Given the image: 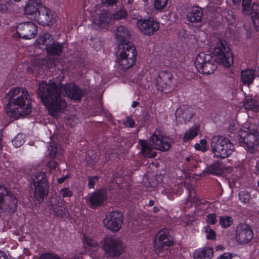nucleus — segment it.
<instances>
[{
    "mask_svg": "<svg viewBox=\"0 0 259 259\" xmlns=\"http://www.w3.org/2000/svg\"><path fill=\"white\" fill-rule=\"evenodd\" d=\"M62 90L71 100L79 101L83 95V92L72 83L62 85L59 88L50 80L48 83L42 81L38 83V97L52 115L54 116L55 113L61 112L66 107V103L61 96Z\"/></svg>",
    "mask_w": 259,
    "mask_h": 259,
    "instance_id": "nucleus-1",
    "label": "nucleus"
},
{
    "mask_svg": "<svg viewBox=\"0 0 259 259\" xmlns=\"http://www.w3.org/2000/svg\"><path fill=\"white\" fill-rule=\"evenodd\" d=\"M8 103L6 112L13 118L27 115L31 111V99L29 92L23 88H13L6 95Z\"/></svg>",
    "mask_w": 259,
    "mask_h": 259,
    "instance_id": "nucleus-2",
    "label": "nucleus"
},
{
    "mask_svg": "<svg viewBox=\"0 0 259 259\" xmlns=\"http://www.w3.org/2000/svg\"><path fill=\"white\" fill-rule=\"evenodd\" d=\"M213 54L216 57L212 61L203 65L201 68H196L201 73L210 74L212 73L217 68V59L218 62L226 67H229L233 63V53L231 51L226 41L219 39L213 51Z\"/></svg>",
    "mask_w": 259,
    "mask_h": 259,
    "instance_id": "nucleus-3",
    "label": "nucleus"
},
{
    "mask_svg": "<svg viewBox=\"0 0 259 259\" xmlns=\"http://www.w3.org/2000/svg\"><path fill=\"white\" fill-rule=\"evenodd\" d=\"M127 13L124 7L120 8L113 14L105 11H100L99 12L92 14V17L93 23L97 27L96 28H105L111 22L112 20H118L125 18Z\"/></svg>",
    "mask_w": 259,
    "mask_h": 259,
    "instance_id": "nucleus-4",
    "label": "nucleus"
},
{
    "mask_svg": "<svg viewBox=\"0 0 259 259\" xmlns=\"http://www.w3.org/2000/svg\"><path fill=\"white\" fill-rule=\"evenodd\" d=\"M117 62L122 70H126L132 67L135 63L137 52L135 47L130 44H124L116 54Z\"/></svg>",
    "mask_w": 259,
    "mask_h": 259,
    "instance_id": "nucleus-5",
    "label": "nucleus"
},
{
    "mask_svg": "<svg viewBox=\"0 0 259 259\" xmlns=\"http://www.w3.org/2000/svg\"><path fill=\"white\" fill-rule=\"evenodd\" d=\"M210 146L214 155L220 158L229 156L234 149L233 145L228 139L219 135L212 137Z\"/></svg>",
    "mask_w": 259,
    "mask_h": 259,
    "instance_id": "nucleus-6",
    "label": "nucleus"
},
{
    "mask_svg": "<svg viewBox=\"0 0 259 259\" xmlns=\"http://www.w3.org/2000/svg\"><path fill=\"white\" fill-rule=\"evenodd\" d=\"M32 182L31 188L34 190V196L38 202L43 201L44 198L48 195L49 185L45 172L37 171L31 177Z\"/></svg>",
    "mask_w": 259,
    "mask_h": 259,
    "instance_id": "nucleus-7",
    "label": "nucleus"
},
{
    "mask_svg": "<svg viewBox=\"0 0 259 259\" xmlns=\"http://www.w3.org/2000/svg\"><path fill=\"white\" fill-rule=\"evenodd\" d=\"M239 142L247 151L254 153L259 145V135L254 130L247 127L241 130L239 132Z\"/></svg>",
    "mask_w": 259,
    "mask_h": 259,
    "instance_id": "nucleus-8",
    "label": "nucleus"
},
{
    "mask_svg": "<svg viewBox=\"0 0 259 259\" xmlns=\"http://www.w3.org/2000/svg\"><path fill=\"white\" fill-rule=\"evenodd\" d=\"M17 199L11 191L0 184V209L14 211L17 207Z\"/></svg>",
    "mask_w": 259,
    "mask_h": 259,
    "instance_id": "nucleus-9",
    "label": "nucleus"
},
{
    "mask_svg": "<svg viewBox=\"0 0 259 259\" xmlns=\"http://www.w3.org/2000/svg\"><path fill=\"white\" fill-rule=\"evenodd\" d=\"M103 249L111 257L119 255L122 251V243L119 239L112 235H106L103 239Z\"/></svg>",
    "mask_w": 259,
    "mask_h": 259,
    "instance_id": "nucleus-10",
    "label": "nucleus"
},
{
    "mask_svg": "<svg viewBox=\"0 0 259 259\" xmlns=\"http://www.w3.org/2000/svg\"><path fill=\"white\" fill-rule=\"evenodd\" d=\"M123 221L122 213L119 211H113L106 214L103 223L107 229L113 232H116L121 228Z\"/></svg>",
    "mask_w": 259,
    "mask_h": 259,
    "instance_id": "nucleus-11",
    "label": "nucleus"
},
{
    "mask_svg": "<svg viewBox=\"0 0 259 259\" xmlns=\"http://www.w3.org/2000/svg\"><path fill=\"white\" fill-rule=\"evenodd\" d=\"M253 236V230L248 225L240 224L237 226L235 231V238L239 244H247L252 240Z\"/></svg>",
    "mask_w": 259,
    "mask_h": 259,
    "instance_id": "nucleus-12",
    "label": "nucleus"
},
{
    "mask_svg": "<svg viewBox=\"0 0 259 259\" xmlns=\"http://www.w3.org/2000/svg\"><path fill=\"white\" fill-rule=\"evenodd\" d=\"M172 75L171 73L166 71H161L156 78L157 89L165 94L170 92L174 87L172 84Z\"/></svg>",
    "mask_w": 259,
    "mask_h": 259,
    "instance_id": "nucleus-13",
    "label": "nucleus"
},
{
    "mask_svg": "<svg viewBox=\"0 0 259 259\" xmlns=\"http://www.w3.org/2000/svg\"><path fill=\"white\" fill-rule=\"evenodd\" d=\"M37 32V28L32 22L20 23L17 27V33L20 38L29 39L34 38Z\"/></svg>",
    "mask_w": 259,
    "mask_h": 259,
    "instance_id": "nucleus-14",
    "label": "nucleus"
},
{
    "mask_svg": "<svg viewBox=\"0 0 259 259\" xmlns=\"http://www.w3.org/2000/svg\"><path fill=\"white\" fill-rule=\"evenodd\" d=\"M137 25L140 31L147 35L153 34L159 28V23L151 18L138 20Z\"/></svg>",
    "mask_w": 259,
    "mask_h": 259,
    "instance_id": "nucleus-15",
    "label": "nucleus"
},
{
    "mask_svg": "<svg viewBox=\"0 0 259 259\" xmlns=\"http://www.w3.org/2000/svg\"><path fill=\"white\" fill-rule=\"evenodd\" d=\"M149 141L153 147L161 151L168 150L171 147V140L166 137L160 135L158 132H155L150 137Z\"/></svg>",
    "mask_w": 259,
    "mask_h": 259,
    "instance_id": "nucleus-16",
    "label": "nucleus"
},
{
    "mask_svg": "<svg viewBox=\"0 0 259 259\" xmlns=\"http://www.w3.org/2000/svg\"><path fill=\"white\" fill-rule=\"evenodd\" d=\"M55 15L49 9L42 6L37 15H34L33 20L42 25H51L54 23Z\"/></svg>",
    "mask_w": 259,
    "mask_h": 259,
    "instance_id": "nucleus-17",
    "label": "nucleus"
},
{
    "mask_svg": "<svg viewBox=\"0 0 259 259\" xmlns=\"http://www.w3.org/2000/svg\"><path fill=\"white\" fill-rule=\"evenodd\" d=\"M49 209L52 210L57 217H62L66 215L68 211L65 206V201L58 197L51 198Z\"/></svg>",
    "mask_w": 259,
    "mask_h": 259,
    "instance_id": "nucleus-18",
    "label": "nucleus"
},
{
    "mask_svg": "<svg viewBox=\"0 0 259 259\" xmlns=\"http://www.w3.org/2000/svg\"><path fill=\"white\" fill-rule=\"evenodd\" d=\"M105 199V191L100 190L89 195L87 198V203L91 208L95 209L101 205Z\"/></svg>",
    "mask_w": 259,
    "mask_h": 259,
    "instance_id": "nucleus-19",
    "label": "nucleus"
},
{
    "mask_svg": "<svg viewBox=\"0 0 259 259\" xmlns=\"http://www.w3.org/2000/svg\"><path fill=\"white\" fill-rule=\"evenodd\" d=\"M158 241L157 244L158 249L159 251L167 249L168 247L172 246L174 241L168 237V232L166 229L160 230L156 235L155 242Z\"/></svg>",
    "mask_w": 259,
    "mask_h": 259,
    "instance_id": "nucleus-20",
    "label": "nucleus"
},
{
    "mask_svg": "<svg viewBox=\"0 0 259 259\" xmlns=\"http://www.w3.org/2000/svg\"><path fill=\"white\" fill-rule=\"evenodd\" d=\"M42 6L39 0H29L24 9V14L30 16L31 19H34V15H37Z\"/></svg>",
    "mask_w": 259,
    "mask_h": 259,
    "instance_id": "nucleus-21",
    "label": "nucleus"
},
{
    "mask_svg": "<svg viewBox=\"0 0 259 259\" xmlns=\"http://www.w3.org/2000/svg\"><path fill=\"white\" fill-rule=\"evenodd\" d=\"M116 39L120 45L119 48H121L124 44H128L131 40V34L127 28L123 26L117 27L115 30Z\"/></svg>",
    "mask_w": 259,
    "mask_h": 259,
    "instance_id": "nucleus-22",
    "label": "nucleus"
},
{
    "mask_svg": "<svg viewBox=\"0 0 259 259\" xmlns=\"http://www.w3.org/2000/svg\"><path fill=\"white\" fill-rule=\"evenodd\" d=\"M213 255V248L206 246L196 250L194 253V257L195 259H211Z\"/></svg>",
    "mask_w": 259,
    "mask_h": 259,
    "instance_id": "nucleus-23",
    "label": "nucleus"
},
{
    "mask_svg": "<svg viewBox=\"0 0 259 259\" xmlns=\"http://www.w3.org/2000/svg\"><path fill=\"white\" fill-rule=\"evenodd\" d=\"M139 144L141 147V153L145 157L148 158H154L157 153L153 151V148L147 141L140 140Z\"/></svg>",
    "mask_w": 259,
    "mask_h": 259,
    "instance_id": "nucleus-24",
    "label": "nucleus"
},
{
    "mask_svg": "<svg viewBox=\"0 0 259 259\" xmlns=\"http://www.w3.org/2000/svg\"><path fill=\"white\" fill-rule=\"evenodd\" d=\"M203 13L199 7H193L187 15V19L190 22L198 23L201 21Z\"/></svg>",
    "mask_w": 259,
    "mask_h": 259,
    "instance_id": "nucleus-25",
    "label": "nucleus"
},
{
    "mask_svg": "<svg viewBox=\"0 0 259 259\" xmlns=\"http://www.w3.org/2000/svg\"><path fill=\"white\" fill-rule=\"evenodd\" d=\"M64 44L56 42L54 40L46 49L47 52L49 55L59 56L63 52Z\"/></svg>",
    "mask_w": 259,
    "mask_h": 259,
    "instance_id": "nucleus-26",
    "label": "nucleus"
},
{
    "mask_svg": "<svg viewBox=\"0 0 259 259\" xmlns=\"http://www.w3.org/2000/svg\"><path fill=\"white\" fill-rule=\"evenodd\" d=\"M215 58L210 54H205L204 53H200L197 55L195 61V65L196 68H201V65L207 63L212 61Z\"/></svg>",
    "mask_w": 259,
    "mask_h": 259,
    "instance_id": "nucleus-27",
    "label": "nucleus"
},
{
    "mask_svg": "<svg viewBox=\"0 0 259 259\" xmlns=\"http://www.w3.org/2000/svg\"><path fill=\"white\" fill-rule=\"evenodd\" d=\"M255 77V71L253 69H245L241 71V80L244 84L249 85Z\"/></svg>",
    "mask_w": 259,
    "mask_h": 259,
    "instance_id": "nucleus-28",
    "label": "nucleus"
},
{
    "mask_svg": "<svg viewBox=\"0 0 259 259\" xmlns=\"http://www.w3.org/2000/svg\"><path fill=\"white\" fill-rule=\"evenodd\" d=\"M53 40L54 39L52 35L49 33H44L42 35L39 36L37 39L39 48L40 49H44L43 47H41V46L42 45L45 47V49L50 45L51 43L53 42Z\"/></svg>",
    "mask_w": 259,
    "mask_h": 259,
    "instance_id": "nucleus-29",
    "label": "nucleus"
},
{
    "mask_svg": "<svg viewBox=\"0 0 259 259\" xmlns=\"http://www.w3.org/2000/svg\"><path fill=\"white\" fill-rule=\"evenodd\" d=\"M206 171L210 174H213L215 175H221L223 172L221 162L220 161H216L209 165L206 168Z\"/></svg>",
    "mask_w": 259,
    "mask_h": 259,
    "instance_id": "nucleus-30",
    "label": "nucleus"
},
{
    "mask_svg": "<svg viewBox=\"0 0 259 259\" xmlns=\"http://www.w3.org/2000/svg\"><path fill=\"white\" fill-rule=\"evenodd\" d=\"M243 105L246 110H250L253 111H258L259 108L257 102L249 96L246 97Z\"/></svg>",
    "mask_w": 259,
    "mask_h": 259,
    "instance_id": "nucleus-31",
    "label": "nucleus"
},
{
    "mask_svg": "<svg viewBox=\"0 0 259 259\" xmlns=\"http://www.w3.org/2000/svg\"><path fill=\"white\" fill-rule=\"evenodd\" d=\"M199 128L196 126H193L187 131L183 137L184 142H188L194 138L198 134Z\"/></svg>",
    "mask_w": 259,
    "mask_h": 259,
    "instance_id": "nucleus-32",
    "label": "nucleus"
},
{
    "mask_svg": "<svg viewBox=\"0 0 259 259\" xmlns=\"http://www.w3.org/2000/svg\"><path fill=\"white\" fill-rule=\"evenodd\" d=\"M49 154L50 157H54L57 154L62 152V150L59 147L57 143H51L48 148Z\"/></svg>",
    "mask_w": 259,
    "mask_h": 259,
    "instance_id": "nucleus-33",
    "label": "nucleus"
},
{
    "mask_svg": "<svg viewBox=\"0 0 259 259\" xmlns=\"http://www.w3.org/2000/svg\"><path fill=\"white\" fill-rule=\"evenodd\" d=\"M253 21H257L259 23V5L255 3H253L251 8V11L249 9V12Z\"/></svg>",
    "mask_w": 259,
    "mask_h": 259,
    "instance_id": "nucleus-34",
    "label": "nucleus"
},
{
    "mask_svg": "<svg viewBox=\"0 0 259 259\" xmlns=\"http://www.w3.org/2000/svg\"><path fill=\"white\" fill-rule=\"evenodd\" d=\"M233 220L231 217L224 215L220 217L219 223L221 227L224 228H227L231 226Z\"/></svg>",
    "mask_w": 259,
    "mask_h": 259,
    "instance_id": "nucleus-35",
    "label": "nucleus"
},
{
    "mask_svg": "<svg viewBox=\"0 0 259 259\" xmlns=\"http://www.w3.org/2000/svg\"><path fill=\"white\" fill-rule=\"evenodd\" d=\"M13 145L16 148L20 147L24 143V135L22 134H19L12 140Z\"/></svg>",
    "mask_w": 259,
    "mask_h": 259,
    "instance_id": "nucleus-36",
    "label": "nucleus"
},
{
    "mask_svg": "<svg viewBox=\"0 0 259 259\" xmlns=\"http://www.w3.org/2000/svg\"><path fill=\"white\" fill-rule=\"evenodd\" d=\"M252 0H242V12L244 14H248L249 12V6ZM233 3L237 4L240 2L241 0H232Z\"/></svg>",
    "mask_w": 259,
    "mask_h": 259,
    "instance_id": "nucleus-37",
    "label": "nucleus"
},
{
    "mask_svg": "<svg viewBox=\"0 0 259 259\" xmlns=\"http://www.w3.org/2000/svg\"><path fill=\"white\" fill-rule=\"evenodd\" d=\"M196 150H200L203 152L206 151L208 147L207 146V142L205 139H202L200 141V144L197 143L194 146Z\"/></svg>",
    "mask_w": 259,
    "mask_h": 259,
    "instance_id": "nucleus-38",
    "label": "nucleus"
},
{
    "mask_svg": "<svg viewBox=\"0 0 259 259\" xmlns=\"http://www.w3.org/2000/svg\"><path fill=\"white\" fill-rule=\"evenodd\" d=\"M204 231L206 234V236L207 239L213 240L215 239V233L209 226L204 227Z\"/></svg>",
    "mask_w": 259,
    "mask_h": 259,
    "instance_id": "nucleus-39",
    "label": "nucleus"
},
{
    "mask_svg": "<svg viewBox=\"0 0 259 259\" xmlns=\"http://www.w3.org/2000/svg\"><path fill=\"white\" fill-rule=\"evenodd\" d=\"M240 201L244 203H248L250 200V194L246 191H241L239 194Z\"/></svg>",
    "mask_w": 259,
    "mask_h": 259,
    "instance_id": "nucleus-40",
    "label": "nucleus"
},
{
    "mask_svg": "<svg viewBox=\"0 0 259 259\" xmlns=\"http://www.w3.org/2000/svg\"><path fill=\"white\" fill-rule=\"evenodd\" d=\"M223 16L225 17V19L228 21L229 24H232L235 22V16L232 11H229L227 13L225 12L223 13Z\"/></svg>",
    "mask_w": 259,
    "mask_h": 259,
    "instance_id": "nucleus-41",
    "label": "nucleus"
},
{
    "mask_svg": "<svg viewBox=\"0 0 259 259\" xmlns=\"http://www.w3.org/2000/svg\"><path fill=\"white\" fill-rule=\"evenodd\" d=\"M167 0H154V7L157 10H162L166 6Z\"/></svg>",
    "mask_w": 259,
    "mask_h": 259,
    "instance_id": "nucleus-42",
    "label": "nucleus"
},
{
    "mask_svg": "<svg viewBox=\"0 0 259 259\" xmlns=\"http://www.w3.org/2000/svg\"><path fill=\"white\" fill-rule=\"evenodd\" d=\"M38 259H63L59 257L56 254L52 253H46L40 256Z\"/></svg>",
    "mask_w": 259,
    "mask_h": 259,
    "instance_id": "nucleus-43",
    "label": "nucleus"
},
{
    "mask_svg": "<svg viewBox=\"0 0 259 259\" xmlns=\"http://www.w3.org/2000/svg\"><path fill=\"white\" fill-rule=\"evenodd\" d=\"M60 193L62 197H70L72 196L73 193L68 188H63L61 189Z\"/></svg>",
    "mask_w": 259,
    "mask_h": 259,
    "instance_id": "nucleus-44",
    "label": "nucleus"
},
{
    "mask_svg": "<svg viewBox=\"0 0 259 259\" xmlns=\"http://www.w3.org/2000/svg\"><path fill=\"white\" fill-rule=\"evenodd\" d=\"M206 222L208 223L214 225L217 222V215L214 213L208 214L207 217Z\"/></svg>",
    "mask_w": 259,
    "mask_h": 259,
    "instance_id": "nucleus-45",
    "label": "nucleus"
},
{
    "mask_svg": "<svg viewBox=\"0 0 259 259\" xmlns=\"http://www.w3.org/2000/svg\"><path fill=\"white\" fill-rule=\"evenodd\" d=\"M85 242H86L87 244L90 246L96 247L98 246V242L96 240L92 239L85 238Z\"/></svg>",
    "mask_w": 259,
    "mask_h": 259,
    "instance_id": "nucleus-46",
    "label": "nucleus"
},
{
    "mask_svg": "<svg viewBox=\"0 0 259 259\" xmlns=\"http://www.w3.org/2000/svg\"><path fill=\"white\" fill-rule=\"evenodd\" d=\"M123 123L131 127H134L135 124L134 120L130 117H127L126 120L123 121Z\"/></svg>",
    "mask_w": 259,
    "mask_h": 259,
    "instance_id": "nucleus-47",
    "label": "nucleus"
},
{
    "mask_svg": "<svg viewBox=\"0 0 259 259\" xmlns=\"http://www.w3.org/2000/svg\"><path fill=\"white\" fill-rule=\"evenodd\" d=\"M57 165V162L54 160H50L47 162V166L51 169H53L56 168Z\"/></svg>",
    "mask_w": 259,
    "mask_h": 259,
    "instance_id": "nucleus-48",
    "label": "nucleus"
},
{
    "mask_svg": "<svg viewBox=\"0 0 259 259\" xmlns=\"http://www.w3.org/2000/svg\"><path fill=\"white\" fill-rule=\"evenodd\" d=\"M232 258V255L231 253L226 252L220 255L218 259H231Z\"/></svg>",
    "mask_w": 259,
    "mask_h": 259,
    "instance_id": "nucleus-49",
    "label": "nucleus"
},
{
    "mask_svg": "<svg viewBox=\"0 0 259 259\" xmlns=\"http://www.w3.org/2000/svg\"><path fill=\"white\" fill-rule=\"evenodd\" d=\"M116 1L117 0H102V2L108 6H112L116 2Z\"/></svg>",
    "mask_w": 259,
    "mask_h": 259,
    "instance_id": "nucleus-50",
    "label": "nucleus"
},
{
    "mask_svg": "<svg viewBox=\"0 0 259 259\" xmlns=\"http://www.w3.org/2000/svg\"><path fill=\"white\" fill-rule=\"evenodd\" d=\"M95 185V182L94 181V179L90 177L89 178V183H88V187L90 189H92L94 188V186Z\"/></svg>",
    "mask_w": 259,
    "mask_h": 259,
    "instance_id": "nucleus-51",
    "label": "nucleus"
},
{
    "mask_svg": "<svg viewBox=\"0 0 259 259\" xmlns=\"http://www.w3.org/2000/svg\"><path fill=\"white\" fill-rule=\"evenodd\" d=\"M186 161L190 162V164L192 165H195L194 163L195 162V160L192 156H189L186 158Z\"/></svg>",
    "mask_w": 259,
    "mask_h": 259,
    "instance_id": "nucleus-52",
    "label": "nucleus"
},
{
    "mask_svg": "<svg viewBox=\"0 0 259 259\" xmlns=\"http://www.w3.org/2000/svg\"><path fill=\"white\" fill-rule=\"evenodd\" d=\"M8 9L7 6L4 4H0V12H5Z\"/></svg>",
    "mask_w": 259,
    "mask_h": 259,
    "instance_id": "nucleus-53",
    "label": "nucleus"
},
{
    "mask_svg": "<svg viewBox=\"0 0 259 259\" xmlns=\"http://www.w3.org/2000/svg\"><path fill=\"white\" fill-rule=\"evenodd\" d=\"M0 259H8L6 254L2 251H0Z\"/></svg>",
    "mask_w": 259,
    "mask_h": 259,
    "instance_id": "nucleus-54",
    "label": "nucleus"
},
{
    "mask_svg": "<svg viewBox=\"0 0 259 259\" xmlns=\"http://www.w3.org/2000/svg\"><path fill=\"white\" fill-rule=\"evenodd\" d=\"M68 177L67 176H65V177H62V178H59V179H57V182L59 184H62L63 183L65 180L67 179V178Z\"/></svg>",
    "mask_w": 259,
    "mask_h": 259,
    "instance_id": "nucleus-55",
    "label": "nucleus"
},
{
    "mask_svg": "<svg viewBox=\"0 0 259 259\" xmlns=\"http://www.w3.org/2000/svg\"><path fill=\"white\" fill-rule=\"evenodd\" d=\"M125 5H131L133 3V0H122Z\"/></svg>",
    "mask_w": 259,
    "mask_h": 259,
    "instance_id": "nucleus-56",
    "label": "nucleus"
},
{
    "mask_svg": "<svg viewBox=\"0 0 259 259\" xmlns=\"http://www.w3.org/2000/svg\"><path fill=\"white\" fill-rule=\"evenodd\" d=\"M138 104H139V102H138L137 101H134L132 103V107H133V108H135L136 106H137L138 105Z\"/></svg>",
    "mask_w": 259,
    "mask_h": 259,
    "instance_id": "nucleus-57",
    "label": "nucleus"
},
{
    "mask_svg": "<svg viewBox=\"0 0 259 259\" xmlns=\"http://www.w3.org/2000/svg\"><path fill=\"white\" fill-rule=\"evenodd\" d=\"M96 43L98 45V46L97 47L96 49V50H100L101 48V42L99 41H97Z\"/></svg>",
    "mask_w": 259,
    "mask_h": 259,
    "instance_id": "nucleus-58",
    "label": "nucleus"
},
{
    "mask_svg": "<svg viewBox=\"0 0 259 259\" xmlns=\"http://www.w3.org/2000/svg\"><path fill=\"white\" fill-rule=\"evenodd\" d=\"M213 4L219 5L220 4V0H210Z\"/></svg>",
    "mask_w": 259,
    "mask_h": 259,
    "instance_id": "nucleus-59",
    "label": "nucleus"
},
{
    "mask_svg": "<svg viewBox=\"0 0 259 259\" xmlns=\"http://www.w3.org/2000/svg\"><path fill=\"white\" fill-rule=\"evenodd\" d=\"M154 202L153 200H150L149 201V205L152 206L154 205Z\"/></svg>",
    "mask_w": 259,
    "mask_h": 259,
    "instance_id": "nucleus-60",
    "label": "nucleus"
},
{
    "mask_svg": "<svg viewBox=\"0 0 259 259\" xmlns=\"http://www.w3.org/2000/svg\"><path fill=\"white\" fill-rule=\"evenodd\" d=\"M158 211H159V209H158L157 207H154L153 208V211L154 212H155V213H156V212H157Z\"/></svg>",
    "mask_w": 259,
    "mask_h": 259,
    "instance_id": "nucleus-61",
    "label": "nucleus"
},
{
    "mask_svg": "<svg viewBox=\"0 0 259 259\" xmlns=\"http://www.w3.org/2000/svg\"><path fill=\"white\" fill-rule=\"evenodd\" d=\"M255 167L256 170L259 171V162L256 163Z\"/></svg>",
    "mask_w": 259,
    "mask_h": 259,
    "instance_id": "nucleus-62",
    "label": "nucleus"
},
{
    "mask_svg": "<svg viewBox=\"0 0 259 259\" xmlns=\"http://www.w3.org/2000/svg\"><path fill=\"white\" fill-rule=\"evenodd\" d=\"M217 249L218 250V249H223V246H220V245H219V246H218L217 247Z\"/></svg>",
    "mask_w": 259,
    "mask_h": 259,
    "instance_id": "nucleus-63",
    "label": "nucleus"
},
{
    "mask_svg": "<svg viewBox=\"0 0 259 259\" xmlns=\"http://www.w3.org/2000/svg\"><path fill=\"white\" fill-rule=\"evenodd\" d=\"M180 109H178L177 111V112L178 113L179 111H180Z\"/></svg>",
    "mask_w": 259,
    "mask_h": 259,
    "instance_id": "nucleus-64",
    "label": "nucleus"
}]
</instances>
